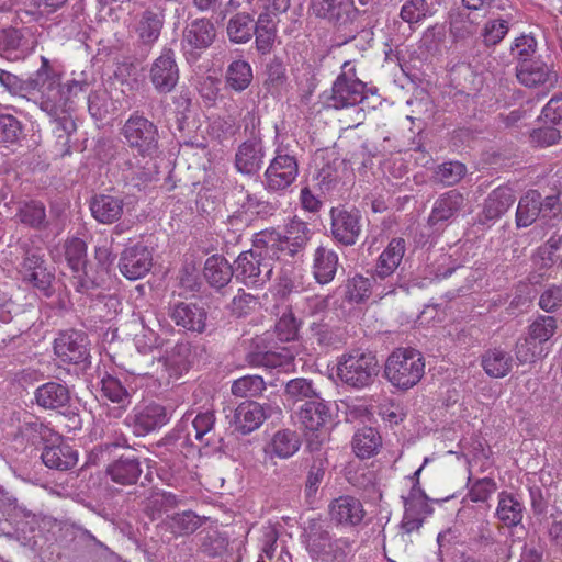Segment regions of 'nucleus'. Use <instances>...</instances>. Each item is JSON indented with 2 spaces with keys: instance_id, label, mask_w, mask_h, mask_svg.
<instances>
[{
  "instance_id": "obj_1",
  "label": "nucleus",
  "mask_w": 562,
  "mask_h": 562,
  "mask_svg": "<svg viewBox=\"0 0 562 562\" xmlns=\"http://www.w3.org/2000/svg\"><path fill=\"white\" fill-rule=\"evenodd\" d=\"M31 85L40 93V108L66 133L75 131V123L68 115L72 98L87 89V82L71 80L61 88L58 76L53 71L47 58L42 56V66L31 79Z\"/></svg>"
},
{
  "instance_id": "obj_2",
  "label": "nucleus",
  "mask_w": 562,
  "mask_h": 562,
  "mask_svg": "<svg viewBox=\"0 0 562 562\" xmlns=\"http://www.w3.org/2000/svg\"><path fill=\"white\" fill-rule=\"evenodd\" d=\"M274 259L277 254L269 252L257 234L254 248L243 251L235 260V276L247 286H263L271 279Z\"/></svg>"
},
{
  "instance_id": "obj_3",
  "label": "nucleus",
  "mask_w": 562,
  "mask_h": 562,
  "mask_svg": "<svg viewBox=\"0 0 562 562\" xmlns=\"http://www.w3.org/2000/svg\"><path fill=\"white\" fill-rule=\"evenodd\" d=\"M425 372L422 353L413 348H397L386 359L384 374L397 389L408 390L416 385Z\"/></svg>"
},
{
  "instance_id": "obj_4",
  "label": "nucleus",
  "mask_w": 562,
  "mask_h": 562,
  "mask_svg": "<svg viewBox=\"0 0 562 562\" xmlns=\"http://www.w3.org/2000/svg\"><path fill=\"white\" fill-rule=\"evenodd\" d=\"M311 231L307 224L294 216L286 226L285 233L266 229L258 234V240L263 243L269 252L277 254V259L293 257L307 244Z\"/></svg>"
},
{
  "instance_id": "obj_5",
  "label": "nucleus",
  "mask_w": 562,
  "mask_h": 562,
  "mask_svg": "<svg viewBox=\"0 0 562 562\" xmlns=\"http://www.w3.org/2000/svg\"><path fill=\"white\" fill-rule=\"evenodd\" d=\"M376 357L371 351L353 349L345 352L337 362V375L347 385L363 389L379 373Z\"/></svg>"
},
{
  "instance_id": "obj_6",
  "label": "nucleus",
  "mask_w": 562,
  "mask_h": 562,
  "mask_svg": "<svg viewBox=\"0 0 562 562\" xmlns=\"http://www.w3.org/2000/svg\"><path fill=\"white\" fill-rule=\"evenodd\" d=\"M299 175V164L291 150V145L284 143L277 134L274 157L265 171V186L268 191H282L289 188Z\"/></svg>"
},
{
  "instance_id": "obj_7",
  "label": "nucleus",
  "mask_w": 562,
  "mask_h": 562,
  "mask_svg": "<svg viewBox=\"0 0 562 562\" xmlns=\"http://www.w3.org/2000/svg\"><path fill=\"white\" fill-rule=\"evenodd\" d=\"M125 144L142 157L154 156L159 147L157 125L139 112H134L122 126Z\"/></svg>"
},
{
  "instance_id": "obj_8",
  "label": "nucleus",
  "mask_w": 562,
  "mask_h": 562,
  "mask_svg": "<svg viewBox=\"0 0 562 562\" xmlns=\"http://www.w3.org/2000/svg\"><path fill=\"white\" fill-rule=\"evenodd\" d=\"M561 203L557 195H549L542 199L537 190H529L519 200L516 211V225L528 227L537 218L550 222L561 213Z\"/></svg>"
},
{
  "instance_id": "obj_9",
  "label": "nucleus",
  "mask_w": 562,
  "mask_h": 562,
  "mask_svg": "<svg viewBox=\"0 0 562 562\" xmlns=\"http://www.w3.org/2000/svg\"><path fill=\"white\" fill-rule=\"evenodd\" d=\"M364 89L366 85L357 77L352 63L344 61L341 72L333 83L330 106L344 109L361 103L364 99Z\"/></svg>"
},
{
  "instance_id": "obj_10",
  "label": "nucleus",
  "mask_w": 562,
  "mask_h": 562,
  "mask_svg": "<svg viewBox=\"0 0 562 562\" xmlns=\"http://www.w3.org/2000/svg\"><path fill=\"white\" fill-rule=\"evenodd\" d=\"M216 29L207 19H195L183 30L181 49L188 63H196L201 55L213 44Z\"/></svg>"
},
{
  "instance_id": "obj_11",
  "label": "nucleus",
  "mask_w": 562,
  "mask_h": 562,
  "mask_svg": "<svg viewBox=\"0 0 562 562\" xmlns=\"http://www.w3.org/2000/svg\"><path fill=\"white\" fill-rule=\"evenodd\" d=\"M394 291L395 283L392 281L382 284L373 274L372 278L356 274L345 280L337 288L336 293L350 304H359L368 300L373 293L379 297H383Z\"/></svg>"
},
{
  "instance_id": "obj_12",
  "label": "nucleus",
  "mask_w": 562,
  "mask_h": 562,
  "mask_svg": "<svg viewBox=\"0 0 562 562\" xmlns=\"http://www.w3.org/2000/svg\"><path fill=\"white\" fill-rule=\"evenodd\" d=\"M37 45L31 27L0 30V57L10 61L24 59Z\"/></svg>"
},
{
  "instance_id": "obj_13",
  "label": "nucleus",
  "mask_w": 562,
  "mask_h": 562,
  "mask_svg": "<svg viewBox=\"0 0 562 562\" xmlns=\"http://www.w3.org/2000/svg\"><path fill=\"white\" fill-rule=\"evenodd\" d=\"M148 77L158 93L167 94L176 88L179 81V67L171 48H164L154 59Z\"/></svg>"
},
{
  "instance_id": "obj_14",
  "label": "nucleus",
  "mask_w": 562,
  "mask_h": 562,
  "mask_svg": "<svg viewBox=\"0 0 562 562\" xmlns=\"http://www.w3.org/2000/svg\"><path fill=\"white\" fill-rule=\"evenodd\" d=\"M333 237L345 246L357 243L362 231V216L356 209L333 207L330 210Z\"/></svg>"
},
{
  "instance_id": "obj_15",
  "label": "nucleus",
  "mask_w": 562,
  "mask_h": 562,
  "mask_svg": "<svg viewBox=\"0 0 562 562\" xmlns=\"http://www.w3.org/2000/svg\"><path fill=\"white\" fill-rule=\"evenodd\" d=\"M215 415L213 411L187 412L179 424L177 431L183 434L186 441L192 443L193 439L209 446L212 441L211 434L215 427Z\"/></svg>"
},
{
  "instance_id": "obj_16",
  "label": "nucleus",
  "mask_w": 562,
  "mask_h": 562,
  "mask_svg": "<svg viewBox=\"0 0 562 562\" xmlns=\"http://www.w3.org/2000/svg\"><path fill=\"white\" fill-rule=\"evenodd\" d=\"M516 78L520 85L527 88L552 89L558 81V72L552 65L542 59H533L517 63Z\"/></svg>"
},
{
  "instance_id": "obj_17",
  "label": "nucleus",
  "mask_w": 562,
  "mask_h": 562,
  "mask_svg": "<svg viewBox=\"0 0 562 562\" xmlns=\"http://www.w3.org/2000/svg\"><path fill=\"white\" fill-rule=\"evenodd\" d=\"M169 422L166 408L156 403L134 408L133 414L128 415L125 423L132 427L134 435L146 436Z\"/></svg>"
},
{
  "instance_id": "obj_18",
  "label": "nucleus",
  "mask_w": 562,
  "mask_h": 562,
  "mask_svg": "<svg viewBox=\"0 0 562 562\" xmlns=\"http://www.w3.org/2000/svg\"><path fill=\"white\" fill-rule=\"evenodd\" d=\"M310 11L338 26L352 23L358 10L351 0H310Z\"/></svg>"
},
{
  "instance_id": "obj_19",
  "label": "nucleus",
  "mask_w": 562,
  "mask_h": 562,
  "mask_svg": "<svg viewBox=\"0 0 562 562\" xmlns=\"http://www.w3.org/2000/svg\"><path fill=\"white\" fill-rule=\"evenodd\" d=\"M54 351L63 362L83 363L89 358L87 336L77 330L61 333L55 339Z\"/></svg>"
},
{
  "instance_id": "obj_20",
  "label": "nucleus",
  "mask_w": 562,
  "mask_h": 562,
  "mask_svg": "<svg viewBox=\"0 0 562 562\" xmlns=\"http://www.w3.org/2000/svg\"><path fill=\"white\" fill-rule=\"evenodd\" d=\"M153 266V255L148 247L134 245L126 248L121 256L119 268L121 273L130 279L137 280L149 272Z\"/></svg>"
},
{
  "instance_id": "obj_21",
  "label": "nucleus",
  "mask_w": 562,
  "mask_h": 562,
  "mask_svg": "<svg viewBox=\"0 0 562 562\" xmlns=\"http://www.w3.org/2000/svg\"><path fill=\"white\" fill-rule=\"evenodd\" d=\"M265 149L259 136L243 142L235 154V168L238 172L247 176L256 175L262 167Z\"/></svg>"
},
{
  "instance_id": "obj_22",
  "label": "nucleus",
  "mask_w": 562,
  "mask_h": 562,
  "mask_svg": "<svg viewBox=\"0 0 562 562\" xmlns=\"http://www.w3.org/2000/svg\"><path fill=\"white\" fill-rule=\"evenodd\" d=\"M270 411L257 402H244L235 408L231 425L243 435L250 434L270 416Z\"/></svg>"
},
{
  "instance_id": "obj_23",
  "label": "nucleus",
  "mask_w": 562,
  "mask_h": 562,
  "mask_svg": "<svg viewBox=\"0 0 562 562\" xmlns=\"http://www.w3.org/2000/svg\"><path fill=\"white\" fill-rule=\"evenodd\" d=\"M406 243L403 238H393L379 256L373 276L381 283L392 278L403 260Z\"/></svg>"
},
{
  "instance_id": "obj_24",
  "label": "nucleus",
  "mask_w": 562,
  "mask_h": 562,
  "mask_svg": "<svg viewBox=\"0 0 562 562\" xmlns=\"http://www.w3.org/2000/svg\"><path fill=\"white\" fill-rule=\"evenodd\" d=\"M464 203V196L457 190H450L443 193L434 203L428 217L429 225L435 226L454 218L463 209Z\"/></svg>"
},
{
  "instance_id": "obj_25",
  "label": "nucleus",
  "mask_w": 562,
  "mask_h": 562,
  "mask_svg": "<svg viewBox=\"0 0 562 562\" xmlns=\"http://www.w3.org/2000/svg\"><path fill=\"white\" fill-rule=\"evenodd\" d=\"M333 520L341 525H359L364 517L361 502L353 496H340L335 498L329 506Z\"/></svg>"
},
{
  "instance_id": "obj_26",
  "label": "nucleus",
  "mask_w": 562,
  "mask_h": 562,
  "mask_svg": "<svg viewBox=\"0 0 562 562\" xmlns=\"http://www.w3.org/2000/svg\"><path fill=\"white\" fill-rule=\"evenodd\" d=\"M515 200L514 191L510 188L498 187L494 189L484 202L481 222L483 224L495 222L510 209Z\"/></svg>"
},
{
  "instance_id": "obj_27",
  "label": "nucleus",
  "mask_w": 562,
  "mask_h": 562,
  "mask_svg": "<svg viewBox=\"0 0 562 562\" xmlns=\"http://www.w3.org/2000/svg\"><path fill=\"white\" fill-rule=\"evenodd\" d=\"M297 418L306 431L319 430L330 418V411L323 398L306 401L297 412Z\"/></svg>"
},
{
  "instance_id": "obj_28",
  "label": "nucleus",
  "mask_w": 562,
  "mask_h": 562,
  "mask_svg": "<svg viewBox=\"0 0 562 562\" xmlns=\"http://www.w3.org/2000/svg\"><path fill=\"white\" fill-rule=\"evenodd\" d=\"M123 200L110 194H98L90 201L92 216L102 224H112L119 221L123 214Z\"/></svg>"
},
{
  "instance_id": "obj_29",
  "label": "nucleus",
  "mask_w": 562,
  "mask_h": 562,
  "mask_svg": "<svg viewBox=\"0 0 562 562\" xmlns=\"http://www.w3.org/2000/svg\"><path fill=\"white\" fill-rule=\"evenodd\" d=\"M525 513V506L514 494L502 491L498 494L495 517L504 527L514 528L521 524Z\"/></svg>"
},
{
  "instance_id": "obj_30",
  "label": "nucleus",
  "mask_w": 562,
  "mask_h": 562,
  "mask_svg": "<svg viewBox=\"0 0 562 562\" xmlns=\"http://www.w3.org/2000/svg\"><path fill=\"white\" fill-rule=\"evenodd\" d=\"M177 326L187 330L202 333L205 328L206 313L203 307L195 304L178 303L170 313Z\"/></svg>"
},
{
  "instance_id": "obj_31",
  "label": "nucleus",
  "mask_w": 562,
  "mask_h": 562,
  "mask_svg": "<svg viewBox=\"0 0 562 562\" xmlns=\"http://www.w3.org/2000/svg\"><path fill=\"white\" fill-rule=\"evenodd\" d=\"M35 402L45 409H59L66 407L70 402V392L61 383L47 382L35 391Z\"/></svg>"
},
{
  "instance_id": "obj_32",
  "label": "nucleus",
  "mask_w": 562,
  "mask_h": 562,
  "mask_svg": "<svg viewBox=\"0 0 562 562\" xmlns=\"http://www.w3.org/2000/svg\"><path fill=\"white\" fill-rule=\"evenodd\" d=\"M41 458L46 467L59 471L74 468L78 461L77 451L67 443L45 447Z\"/></svg>"
},
{
  "instance_id": "obj_33",
  "label": "nucleus",
  "mask_w": 562,
  "mask_h": 562,
  "mask_svg": "<svg viewBox=\"0 0 562 562\" xmlns=\"http://www.w3.org/2000/svg\"><path fill=\"white\" fill-rule=\"evenodd\" d=\"M338 268V255L329 248L319 246L314 252L313 276L319 284L331 282Z\"/></svg>"
},
{
  "instance_id": "obj_34",
  "label": "nucleus",
  "mask_w": 562,
  "mask_h": 562,
  "mask_svg": "<svg viewBox=\"0 0 562 562\" xmlns=\"http://www.w3.org/2000/svg\"><path fill=\"white\" fill-rule=\"evenodd\" d=\"M477 550L491 561H506L510 557L509 546L498 540L486 526L481 527L475 538Z\"/></svg>"
},
{
  "instance_id": "obj_35",
  "label": "nucleus",
  "mask_w": 562,
  "mask_h": 562,
  "mask_svg": "<svg viewBox=\"0 0 562 562\" xmlns=\"http://www.w3.org/2000/svg\"><path fill=\"white\" fill-rule=\"evenodd\" d=\"M106 473L111 480L117 484L133 485L138 481L142 474V468L138 459L134 457H121L109 464Z\"/></svg>"
},
{
  "instance_id": "obj_36",
  "label": "nucleus",
  "mask_w": 562,
  "mask_h": 562,
  "mask_svg": "<svg viewBox=\"0 0 562 562\" xmlns=\"http://www.w3.org/2000/svg\"><path fill=\"white\" fill-rule=\"evenodd\" d=\"M513 357L501 348L486 350L481 360V364L485 373L495 379L506 376L513 368Z\"/></svg>"
},
{
  "instance_id": "obj_37",
  "label": "nucleus",
  "mask_w": 562,
  "mask_h": 562,
  "mask_svg": "<svg viewBox=\"0 0 562 562\" xmlns=\"http://www.w3.org/2000/svg\"><path fill=\"white\" fill-rule=\"evenodd\" d=\"M294 360L293 353L286 348L280 350H267L250 352L247 356V361L251 366H262L267 368H282L288 371Z\"/></svg>"
},
{
  "instance_id": "obj_38",
  "label": "nucleus",
  "mask_w": 562,
  "mask_h": 562,
  "mask_svg": "<svg viewBox=\"0 0 562 562\" xmlns=\"http://www.w3.org/2000/svg\"><path fill=\"white\" fill-rule=\"evenodd\" d=\"M233 273H235L228 261L220 256H211L204 265V277L206 281L216 289H222L228 284Z\"/></svg>"
},
{
  "instance_id": "obj_39",
  "label": "nucleus",
  "mask_w": 562,
  "mask_h": 562,
  "mask_svg": "<svg viewBox=\"0 0 562 562\" xmlns=\"http://www.w3.org/2000/svg\"><path fill=\"white\" fill-rule=\"evenodd\" d=\"M164 25L162 15L151 10L142 13L136 32L140 44L150 47L160 36Z\"/></svg>"
},
{
  "instance_id": "obj_40",
  "label": "nucleus",
  "mask_w": 562,
  "mask_h": 562,
  "mask_svg": "<svg viewBox=\"0 0 562 562\" xmlns=\"http://www.w3.org/2000/svg\"><path fill=\"white\" fill-rule=\"evenodd\" d=\"M301 446L299 436L289 429L277 431L267 447V452L280 459L292 457Z\"/></svg>"
},
{
  "instance_id": "obj_41",
  "label": "nucleus",
  "mask_w": 562,
  "mask_h": 562,
  "mask_svg": "<svg viewBox=\"0 0 562 562\" xmlns=\"http://www.w3.org/2000/svg\"><path fill=\"white\" fill-rule=\"evenodd\" d=\"M331 537L321 522L310 524L306 531V548L313 557L328 558Z\"/></svg>"
},
{
  "instance_id": "obj_42",
  "label": "nucleus",
  "mask_w": 562,
  "mask_h": 562,
  "mask_svg": "<svg viewBox=\"0 0 562 562\" xmlns=\"http://www.w3.org/2000/svg\"><path fill=\"white\" fill-rule=\"evenodd\" d=\"M382 439L376 429L364 427L359 429L352 438V448L357 457L367 459L378 452Z\"/></svg>"
},
{
  "instance_id": "obj_43",
  "label": "nucleus",
  "mask_w": 562,
  "mask_h": 562,
  "mask_svg": "<svg viewBox=\"0 0 562 562\" xmlns=\"http://www.w3.org/2000/svg\"><path fill=\"white\" fill-rule=\"evenodd\" d=\"M164 525L166 530L176 537H180L193 533L202 525V520L192 510H184L168 516Z\"/></svg>"
},
{
  "instance_id": "obj_44",
  "label": "nucleus",
  "mask_w": 562,
  "mask_h": 562,
  "mask_svg": "<svg viewBox=\"0 0 562 562\" xmlns=\"http://www.w3.org/2000/svg\"><path fill=\"white\" fill-rule=\"evenodd\" d=\"M252 78L251 66L243 59L232 61L225 74L227 87L236 92L246 90L250 86Z\"/></svg>"
},
{
  "instance_id": "obj_45",
  "label": "nucleus",
  "mask_w": 562,
  "mask_h": 562,
  "mask_svg": "<svg viewBox=\"0 0 562 562\" xmlns=\"http://www.w3.org/2000/svg\"><path fill=\"white\" fill-rule=\"evenodd\" d=\"M276 22L269 12L259 15L256 24H254V34H256L257 49L267 54L270 52L276 40Z\"/></svg>"
},
{
  "instance_id": "obj_46",
  "label": "nucleus",
  "mask_w": 562,
  "mask_h": 562,
  "mask_svg": "<svg viewBox=\"0 0 562 562\" xmlns=\"http://www.w3.org/2000/svg\"><path fill=\"white\" fill-rule=\"evenodd\" d=\"M254 20L248 13H238L227 23L228 38L237 44L247 43L254 35Z\"/></svg>"
},
{
  "instance_id": "obj_47",
  "label": "nucleus",
  "mask_w": 562,
  "mask_h": 562,
  "mask_svg": "<svg viewBox=\"0 0 562 562\" xmlns=\"http://www.w3.org/2000/svg\"><path fill=\"white\" fill-rule=\"evenodd\" d=\"M65 259L72 272H82L87 265V245L78 238L72 237L65 243Z\"/></svg>"
},
{
  "instance_id": "obj_48",
  "label": "nucleus",
  "mask_w": 562,
  "mask_h": 562,
  "mask_svg": "<svg viewBox=\"0 0 562 562\" xmlns=\"http://www.w3.org/2000/svg\"><path fill=\"white\" fill-rule=\"evenodd\" d=\"M101 392L111 402L120 404L122 409H125L131 403L128 391L115 376L106 375L101 380Z\"/></svg>"
},
{
  "instance_id": "obj_49",
  "label": "nucleus",
  "mask_w": 562,
  "mask_h": 562,
  "mask_svg": "<svg viewBox=\"0 0 562 562\" xmlns=\"http://www.w3.org/2000/svg\"><path fill=\"white\" fill-rule=\"evenodd\" d=\"M266 383L260 375H246L234 381L232 393L238 397H255L262 393Z\"/></svg>"
},
{
  "instance_id": "obj_50",
  "label": "nucleus",
  "mask_w": 562,
  "mask_h": 562,
  "mask_svg": "<svg viewBox=\"0 0 562 562\" xmlns=\"http://www.w3.org/2000/svg\"><path fill=\"white\" fill-rule=\"evenodd\" d=\"M16 216L20 222L33 228H42L46 224L45 206L41 202L32 201L20 207Z\"/></svg>"
},
{
  "instance_id": "obj_51",
  "label": "nucleus",
  "mask_w": 562,
  "mask_h": 562,
  "mask_svg": "<svg viewBox=\"0 0 562 562\" xmlns=\"http://www.w3.org/2000/svg\"><path fill=\"white\" fill-rule=\"evenodd\" d=\"M285 393L294 402H306L319 397L312 382L303 378L289 381L286 383Z\"/></svg>"
},
{
  "instance_id": "obj_52",
  "label": "nucleus",
  "mask_w": 562,
  "mask_h": 562,
  "mask_svg": "<svg viewBox=\"0 0 562 562\" xmlns=\"http://www.w3.org/2000/svg\"><path fill=\"white\" fill-rule=\"evenodd\" d=\"M405 510L416 516L423 517L431 514L432 508L428 504V498L424 491L417 485H414L409 495L405 498Z\"/></svg>"
},
{
  "instance_id": "obj_53",
  "label": "nucleus",
  "mask_w": 562,
  "mask_h": 562,
  "mask_svg": "<svg viewBox=\"0 0 562 562\" xmlns=\"http://www.w3.org/2000/svg\"><path fill=\"white\" fill-rule=\"evenodd\" d=\"M468 496L474 503L486 502L498 488L497 483L492 477H482L471 481Z\"/></svg>"
},
{
  "instance_id": "obj_54",
  "label": "nucleus",
  "mask_w": 562,
  "mask_h": 562,
  "mask_svg": "<svg viewBox=\"0 0 562 562\" xmlns=\"http://www.w3.org/2000/svg\"><path fill=\"white\" fill-rule=\"evenodd\" d=\"M510 52L517 63L530 61L537 52V41L531 35L522 34L515 38L510 46Z\"/></svg>"
},
{
  "instance_id": "obj_55",
  "label": "nucleus",
  "mask_w": 562,
  "mask_h": 562,
  "mask_svg": "<svg viewBox=\"0 0 562 562\" xmlns=\"http://www.w3.org/2000/svg\"><path fill=\"white\" fill-rule=\"evenodd\" d=\"M557 322L554 317L542 316L529 326V337L541 346L542 342H546L553 336Z\"/></svg>"
},
{
  "instance_id": "obj_56",
  "label": "nucleus",
  "mask_w": 562,
  "mask_h": 562,
  "mask_svg": "<svg viewBox=\"0 0 562 562\" xmlns=\"http://www.w3.org/2000/svg\"><path fill=\"white\" fill-rule=\"evenodd\" d=\"M465 171V166L459 161L443 162L436 171V179L445 186H453L463 178Z\"/></svg>"
},
{
  "instance_id": "obj_57",
  "label": "nucleus",
  "mask_w": 562,
  "mask_h": 562,
  "mask_svg": "<svg viewBox=\"0 0 562 562\" xmlns=\"http://www.w3.org/2000/svg\"><path fill=\"white\" fill-rule=\"evenodd\" d=\"M477 33V24L469 16L457 15L450 22V34L456 42L472 38Z\"/></svg>"
},
{
  "instance_id": "obj_58",
  "label": "nucleus",
  "mask_w": 562,
  "mask_h": 562,
  "mask_svg": "<svg viewBox=\"0 0 562 562\" xmlns=\"http://www.w3.org/2000/svg\"><path fill=\"white\" fill-rule=\"evenodd\" d=\"M541 352L542 346L530 337L519 339L515 347L516 359L521 364L535 362Z\"/></svg>"
},
{
  "instance_id": "obj_59",
  "label": "nucleus",
  "mask_w": 562,
  "mask_h": 562,
  "mask_svg": "<svg viewBox=\"0 0 562 562\" xmlns=\"http://www.w3.org/2000/svg\"><path fill=\"white\" fill-rule=\"evenodd\" d=\"M109 93L104 89L91 92L88 97V110L92 117L103 120L110 112Z\"/></svg>"
},
{
  "instance_id": "obj_60",
  "label": "nucleus",
  "mask_w": 562,
  "mask_h": 562,
  "mask_svg": "<svg viewBox=\"0 0 562 562\" xmlns=\"http://www.w3.org/2000/svg\"><path fill=\"white\" fill-rule=\"evenodd\" d=\"M427 13L428 3L426 0H408L402 5L400 16L408 24H414L425 19Z\"/></svg>"
},
{
  "instance_id": "obj_61",
  "label": "nucleus",
  "mask_w": 562,
  "mask_h": 562,
  "mask_svg": "<svg viewBox=\"0 0 562 562\" xmlns=\"http://www.w3.org/2000/svg\"><path fill=\"white\" fill-rule=\"evenodd\" d=\"M21 132V123L13 115L0 114V143H15Z\"/></svg>"
},
{
  "instance_id": "obj_62",
  "label": "nucleus",
  "mask_w": 562,
  "mask_h": 562,
  "mask_svg": "<svg viewBox=\"0 0 562 562\" xmlns=\"http://www.w3.org/2000/svg\"><path fill=\"white\" fill-rule=\"evenodd\" d=\"M508 32V23L505 20L488 21L482 32L485 45L498 44Z\"/></svg>"
},
{
  "instance_id": "obj_63",
  "label": "nucleus",
  "mask_w": 562,
  "mask_h": 562,
  "mask_svg": "<svg viewBox=\"0 0 562 562\" xmlns=\"http://www.w3.org/2000/svg\"><path fill=\"white\" fill-rule=\"evenodd\" d=\"M530 137L531 142L539 146H551L557 144L562 137V127L557 125L543 126L533 130Z\"/></svg>"
},
{
  "instance_id": "obj_64",
  "label": "nucleus",
  "mask_w": 562,
  "mask_h": 562,
  "mask_svg": "<svg viewBox=\"0 0 562 562\" xmlns=\"http://www.w3.org/2000/svg\"><path fill=\"white\" fill-rule=\"evenodd\" d=\"M541 119L546 124L561 126L562 124V94L554 95L546 104L541 112Z\"/></svg>"
}]
</instances>
